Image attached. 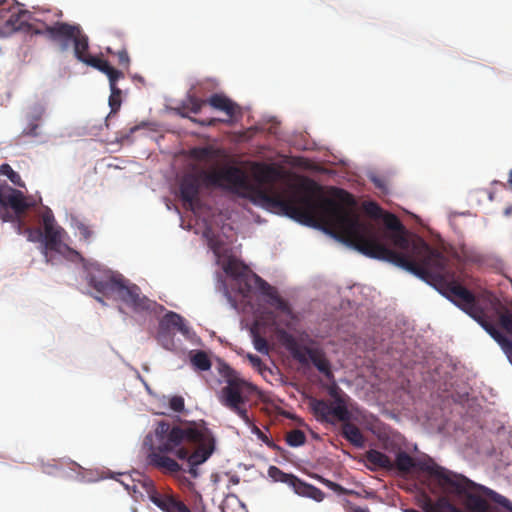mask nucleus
Returning a JSON list of instances; mask_svg holds the SVG:
<instances>
[{
	"mask_svg": "<svg viewBox=\"0 0 512 512\" xmlns=\"http://www.w3.org/2000/svg\"><path fill=\"white\" fill-rule=\"evenodd\" d=\"M256 177L259 183L268 186L258 191L266 203L300 222L320 220L335 237L367 257L387 261L413 273L414 267H419L437 250L422 238H410L399 218L392 213L385 212L381 217L387 231L361 221L353 210L354 197L343 189L332 190L339 202L318 196L321 187L312 180L288 194L281 193L274 188L280 172L271 165H261Z\"/></svg>",
	"mask_w": 512,
	"mask_h": 512,
	"instance_id": "f257e3e1",
	"label": "nucleus"
},
{
	"mask_svg": "<svg viewBox=\"0 0 512 512\" xmlns=\"http://www.w3.org/2000/svg\"><path fill=\"white\" fill-rule=\"evenodd\" d=\"M156 444L147 455V463L163 474L188 482L180 476L182 466L170 455L179 460H186L189 465L187 472L197 478L198 466L206 462L215 451L216 440L205 421L186 422L172 425L161 420L155 428Z\"/></svg>",
	"mask_w": 512,
	"mask_h": 512,
	"instance_id": "f03ea898",
	"label": "nucleus"
},
{
	"mask_svg": "<svg viewBox=\"0 0 512 512\" xmlns=\"http://www.w3.org/2000/svg\"><path fill=\"white\" fill-rule=\"evenodd\" d=\"M415 276L436 288L443 296L473 318L500 345L512 364V342L495 326L494 320L478 304L475 295L462 286L450 261L436 250L427 261L413 268Z\"/></svg>",
	"mask_w": 512,
	"mask_h": 512,
	"instance_id": "7ed1b4c3",
	"label": "nucleus"
},
{
	"mask_svg": "<svg viewBox=\"0 0 512 512\" xmlns=\"http://www.w3.org/2000/svg\"><path fill=\"white\" fill-rule=\"evenodd\" d=\"M420 469L428 474V489L438 496L435 501L425 500V512H489L485 496L496 495L490 488L436 463L420 465Z\"/></svg>",
	"mask_w": 512,
	"mask_h": 512,
	"instance_id": "20e7f679",
	"label": "nucleus"
},
{
	"mask_svg": "<svg viewBox=\"0 0 512 512\" xmlns=\"http://www.w3.org/2000/svg\"><path fill=\"white\" fill-rule=\"evenodd\" d=\"M201 184L206 187H219L231 191H238L248 187L246 174L241 168L236 166L188 173L181 179L179 189L182 201L191 209L199 198Z\"/></svg>",
	"mask_w": 512,
	"mask_h": 512,
	"instance_id": "39448f33",
	"label": "nucleus"
},
{
	"mask_svg": "<svg viewBox=\"0 0 512 512\" xmlns=\"http://www.w3.org/2000/svg\"><path fill=\"white\" fill-rule=\"evenodd\" d=\"M225 272L236 281L238 290L243 296H248L253 288L258 289L267 298V304L287 318L281 321L283 325L288 327L295 320L296 317L290 304L279 295L277 289L254 273L248 266L237 260H229L225 266Z\"/></svg>",
	"mask_w": 512,
	"mask_h": 512,
	"instance_id": "423d86ee",
	"label": "nucleus"
},
{
	"mask_svg": "<svg viewBox=\"0 0 512 512\" xmlns=\"http://www.w3.org/2000/svg\"><path fill=\"white\" fill-rule=\"evenodd\" d=\"M87 284L102 296L117 297L136 311L150 309V301L141 295L136 284L129 283L121 274L111 270L89 271L86 276Z\"/></svg>",
	"mask_w": 512,
	"mask_h": 512,
	"instance_id": "0eeeda50",
	"label": "nucleus"
},
{
	"mask_svg": "<svg viewBox=\"0 0 512 512\" xmlns=\"http://www.w3.org/2000/svg\"><path fill=\"white\" fill-rule=\"evenodd\" d=\"M333 401L312 398L309 407L320 422L334 423L336 420L343 422L341 435L353 446L362 448L365 439L360 429L350 422L351 413L347 408L344 399L335 391H330Z\"/></svg>",
	"mask_w": 512,
	"mask_h": 512,
	"instance_id": "6e6552de",
	"label": "nucleus"
},
{
	"mask_svg": "<svg viewBox=\"0 0 512 512\" xmlns=\"http://www.w3.org/2000/svg\"><path fill=\"white\" fill-rule=\"evenodd\" d=\"M35 206L36 202L28 201L22 191L6 183L0 185V218L4 222L15 223L17 232L25 234L31 242L43 237V231L40 228L26 227L23 219L25 212Z\"/></svg>",
	"mask_w": 512,
	"mask_h": 512,
	"instance_id": "1a4fd4ad",
	"label": "nucleus"
},
{
	"mask_svg": "<svg viewBox=\"0 0 512 512\" xmlns=\"http://www.w3.org/2000/svg\"><path fill=\"white\" fill-rule=\"evenodd\" d=\"M221 376L227 385L222 388V404L236 413L246 424H251V418L246 409L245 392L252 389L251 384L242 379L239 374L227 364H221L219 368Z\"/></svg>",
	"mask_w": 512,
	"mask_h": 512,
	"instance_id": "9d476101",
	"label": "nucleus"
},
{
	"mask_svg": "<svg viewBox=\"0 0 512 512\" xmlns=\"http://www.w3.org/2000/svg\"><path fill=\"white\" fill-rule=\"evenodd\" d=\"M278 336L296 361L304 366L311 362L326 379L333 380L330 362L321 348L301 346L292 334L283 329L278 331Z\"/></svg>",
	"mask_w": 512,
	"mask_h": 512,
	"instance_id": "9b49d317",
	"label": "nucleus"
},
{
	"mask_svg": "<svg viewBox=\"0 0 512 512\" xmlns=\"http://www.w3.org/2000/svg\"><path fill=\"white\" fill-rule=\"evenodd\" d=\"M43 224L44 248L43 254L48 260V251L63 253L70 250L69 247L62 242V234L64 230L55 225V218L50 208L45 207L40 215Z\"/></svg>",
	"mask_w": 512,
	"mask_h": 512,
	"instance_id": "f8f14e48",
	"label": "nucleus"
},
{
	"mask_svg": "<svg viewBox=\"0 0 512 512\" xmlns=\"http://www.w3.org/2000/svg\"><path fill=\"white\" fill-rule=\"evenodd\" d=\"M268 476L275 482L286 483L300 496L309 497L317 502H321L325 497L324 492L319 488L302 481L293 474L283 472L276 466L268 468Z\"/></svg>",
	"mask_w": 512,
	"mask_h": 512,
	"instance_id": "ddd939ff",
	"label": "nucleus"
},
{
	"mask_svg": "<svg viewBox=\"0 0 512 512\" xmlns=\"http://www.w3.org/2000/svg\"><path fill=\"white\" fill-rule=\"evenodd\" d=\"M80 29L79 24H69L56 20L45 23V29L35 30V34L48 36L49 39L59 42L62 50H66L76 34H79Z\"/></svg>",
	"mask_w": 512,
	"mask_h": 512,
	"instance_id": "4468645a",
	"label": "nucleus"
},
{
	"mask_svg": "<svg viewBox=\"0 0 512 512\" xmlns=\"http://www.w3.org/2000/svg\"><path fill=\"white\" fill-rule=\"evenodd\" d=\"M39 14L40 13L31 14V12L23 10L20 5L14 1L13 8H11V12L4 22V27L9 32L24 30L25 28L31 31L32 23H30V19H40L38 17Z\"/></svg>",
	"mask_w": 512,
	"mask_h": 512,
	"instance_id": "2eb2a0df",
	"label": "nucleus"
},
{
	"mask_svg": "<svg viewBox=\"0 0 512 512\" xmlns=\"http://www.w3.org/2000/svg\"><path fill=\"white\" fill-rule=\"evenodd\" d=\"M149 498L163 512H192L191 509L174 494L153 491Z\"/></svg>",
	"mask_w": 512,
	"mask_h": 512,
	"instance_id": "dca6fc26",
	"label": "nucleus"
},
{
	"mask_svg": "<svg viewBox=\"0 0 512 512\" xmlns=\"http://www.w3.org/2000/svg\"><path fill=\"white\" fill-rule=\"evenodd\" d=\"M432 463H434L432 460L429 462H417L407 452L400 451L396 454L395 461H392V470H397L400 474H408L415 468L421 470L420 465Z\"/></svg>",
	"mask_w": 512,
	"mask_h": 512,
	"instance_id": "f3484780",
	"label": "nucleus"
},
{
	"mask_svg": "<svg viewBox=\"0 0 512 512\" xmlns=\"http://www.w3.org/2000/svg\"><path fill=\"white\" fill-rule=\"evenodd\" d=\"M87 65L99 70L104 73L110 82L118 81L125 77L124 72L122 70H118L110 65L107 60L101 59L99 57L92 56L90 57Z\"/></svg>",
	"mask_w": 512,
	"mask_h": 512,
	"instance_id": "a211bd4d",
	"label": "nucleus"
},
{
	"mask_svg": "<svg viewBox=\"0 0 512 512\" xmlns=\"http://www.w3.org/2000/svg\"><path fill=\"white\" fill-rule=\"evenodd\" d=\"M206 102L212 108L223 111L230 118H232L239 109L236 103L223 94L215 93L211 95Z\"/></svg>",
	"mask_w": 512,
	"mask_h": 512,
	"instance_id": "6ab92c4d",
	"label": "nucleus"
},
{
	"mask_svg": "<svg viewBox=\"0 0 512 512\" xmlns=\"http://www.w3.org/2000/svg\"><path fill=\"white\" fill-rule=\"evenodd\" d=\"M365 459L370 470L384 469L392 471V460L385 453L375 449H370L365 454Z\"/></svg>",
	"mask_w": 512,
	"mask_h": 512,
	"instance_id": "aec40b11",
	"label": "nucleus"
},
{
	"mask_svg": "<svg viewBox=\"0 0 512 512\" xmlns=\"http://www.w3.org/2000/svg\"><path fill=\"white\" fill-rule=\"evenodd\" d=\"M71 43H73L74 54H75L76 58L79 61L87 64L90 57H92V56L88 53V49H89L88 37H87V35L84 34L82 28L79 30V34H76V36L73 38Z\"/></svg>",
	"mask_w": 512,
	"mask_h": 512,
	"instance_id": "412c9836",
	"label": "nucleus"
},
{
	"mask_svg": "<svg viewBox=\"0 0 512 512\" xmlns=\"http://www.w3.org/2000/svg\"><path fill=\"white\" fill-rule=\"evenodd\" d=\"M46 109H47V106L44 102H35L31 107H30V111H29V120H30V123H29V126H28V131H27V134L28 135H31V136H37L38 135V132H37V129H38V124L37 122L42 120V118L44 117L45 113H46Z\"/></svg>",
	"mask_w": 512,
	"mask_h": 512,
	"instance_id": "4be33fe9",
	"label": "nucleus"
},
{
	"mask_svg": "<svg viewBox=\"0 0 512 512\" xmlns=\"http://www.w3.org/2000/svg\"><path fill=\"white\" fill-rule=\"evenodd\" d=\"M170 328H176L181 332L187 331L183 317L172 311L165 314L160 322V339L165 334L164 330L169 331Z\"/></svg>",
	"mask_w": 512,
	"mask_h": 512,
	"instance_id": "5701e85b",
	"label": "nucleus"
},
{
	"mask_svg": "<svg viewBox=\"0 0 512 512\" xmlns=\"http://www.w3.org/2000/svg\"><path fill=\"white\" fill-rule=\"evenodd\" d=\"M41 13L38 15L40 19H30V22H36L42 24L41 28H34L32 26V32L35 33V30H44L45 29V23H50V21H56L62 18L63 12L59 9H56L54 11L50 10H38L35 12H31V14Z\"/></svg>",
	"mask_w": 512,
	"mask_h": 512,
	"instance_id": "b1692460",
	"label": "nucleus"
},
{
	"mask_svg": "<svg viewBox=\"0 0 512 512\" xmlns=\"http://www.w3.org/2000/svg\"><path fill=\"white\" fill-rule=\"evenodd\" d=\"M118 81H113L109 83L110 87V96H109V106L111 108V112L116 113L122 104V91L117 86Z\"/></svg>",
	"mask_w": 512,
	"mask_h": 512,
	"instance_id": "393cba45",
	"label": "nucleus"
},
{
	"mask_svg": "<svg viewBox=\"0 0 512 512\" xmlns=\"http://www.w3.org/2000/svg\"><path fill=\"white\" fill-rule=\"evenodd\" d=\"M191 363L200 371H207L211 368V361L207 353L204 351H197L193 354L191 357Z\"/></svg>",
	"mask_w": 512,
	"mask_h": 512,
	"instance_id": "a878e982",
	"label": "nucleus"
},
{
	"mask_svg": "<svg viewBox=\"0 0 512 512\" xmlns=\"http://www.w3.org/2000/svg\"><path fill=\"white\" fill-rule=\"evenodd\" d=\"M286 442L291 447L302 446L306 442V435L302 430H291L286 434Z\"/></svg>",
	"mask_w": 512,
	"mask_h": 512,
	"instance_id": "bb28decb",
	"label": "nucleus"
},
{
	"mask_svg": "<svg viewBox=\"0 0 512 512\" xmlns=\"http://www.w3.org/2000/svg\"><path fill=\"white\" fill-rule=\"evenodd\" d=\"M251 334L253 338L254 348L261 354H268L269 345L267 340L263 336H261L255 329L251 330Z\"/></svg>",
	"mask_w": 512,
	"mask_h": 512,
	"instance_id": "cd10ccee",
	"label": "nucleus"
},
{
	"mask_svg": "<svg viewBox=\"0 0 512 512\" xmlns=\"http://www.w3.org/2000/svg\"><path fill=\"white\" fill-rule=\"evenodd\" d=\"M106 51L109 55L117 56L118 65L120 67L127 69V70L129 69L131 60H130L129 54L125 48H122L118 52H114L110 47H107Z\"/></svg>",
	"mask_w": 512,
	"mask_h": 512,
	"instance_id": "c85d7f7f",
	"label": "nucleus"
},
{
	"mask_svg": "<svg viewBox=\"0 0 512 512\" xmlns=\"http://www.w3.org/2000/svg\"><path fill=\"white\" fill-rule=\"evenodd\" d=\"M1 172L3 174H5L9 180L16 186L18 187H25V183L23 182V180L21 179V176L19 175V173H17L16 171H14L10 165L8 164H3L1 166Z\"/></svg>",
	"mask_w": 512,
	"mask_h": 512,
	"instance_id": "c756f323",
	"label": "nucleus"
},
{
	"mask_svg": "<svg viewBox=\"0 0 512 512\" xmlns=\"http://www.w3.org/2000/svg\"><path fill=\"white\" fill-rule=\"evenodd\" d=\"M500 326L512 336V313L510 311L498 312Z\"/></svg>",
	"mask_w": 512,
	"mask_h": 512,
	"instance_id": "7c9ffc66",
	"label": "nucleus"
},
{
	"mask_svg": "<svg viewBox=\"0 0 512 512\" xmlns=\"http://www.w3.org/2000/svg\"><path fill=\"white\" fill-rule=\"evenodd\" d=\"M250 428L253 434H255L261 441H263L268 447L272 449H278L279 447L271 440L269 439L260 428H258L253 421L251 420V424H247Z\"/></svg>",
	"mask_w": 512,
	"mask_h": 512,
	"instance_id": "2f4dec72",
	"label": "nucleus"
},
{
	"mask_svg": "<svg viewBox=\"0 0 512 512\" xmlns=\"http://www.w3.org/2000/svg\"><path fill=\"white\" fill-rule=\"evenodd\" d=\"M366 213L375 219H381L385 213L382 208L375 202H370L365 206Z\"/></svg>",
	"mask_w": 512,
	"mask_h": 512,
	"instance_id": "473e14b6",
	"label": "nucleus"
},
{
	"mask_svg": "<svg viewBox=\"0 0 512 512\" xmlns=\"http://www.w3.org/2000/svg\"><path fill=\"white\" fill-rule=\"evenodd\" d=\"M169 407L174 412H177V413L182 412L185 408L184 398L179 395H175V396L171 397L169 400Z\"/></svg>",
	"mask_w": 512,
	"mask_h": 512,
	"instance_id": "72a5a7b5",
	"label": "nucleus"
},
{
	"mask_svg": "<svg viewBox=\"0 0 512 512\" xmlns=\"http://www.w3.org/2000/svg\"><path fill=\"white\" fill-rule=\"evenodd\" d=\"M14 0H0V22H5L8 14L13 8Z\"/></svg>",
	"mask_w": 512,
	"mask_h": 512,
	"instance_id": "f704fd0d",
	"label": "nucleus"
},
{
	"mask_svg": "<svg viewBox=\"0 0 512 512\" xmlns=\"http://www.w3.org/2000/svg\"><path fill=\"white\" fill-rule=\"evenodd\" d=\"M321 482H322L326 487H328V488H329V489H331L332 491L336 492L337 494L342 495V494H347V492H348V491H347L344 487H342L340 484L335 483V482H333V481H331V480H328V479H324V478H322V479H321Z\"/></svg>",
	"mask_w": 512,
	"mask_h": 512,
	"instance_id": "c9c22d12",
	"label": "nucleus"
},
{
	"mask_svg": "<svg viewBox=\"0 0 512 512\" xmlns=\"http://www.w3.org/2000/svg\"><path fill=\"white\" fill-rule=\"evenodd\" d=\"M164 336L160 339V332L158 333V340L166 349H171L174 346L173 338L169 331L164 330Z\"/></svg>",
	"mask_w": 512,
	"mask_h": 512,
	"instance_id": "e433bc0d",
	"label": "nucleus"
},
{
	"mask_svg": "<svg viewBox=\"0 0 512 512\" xmlns=\"http://www.w3.org/2000/svg\"><path fill=\"white\" fill-rule=\"evenodd\" d=\"M190 120L195 123H198L202 126H214L217 122H220V119H216V118H210V119H206V120H198L196 118H190ZM221 122L226 123L227 121L221 120Z\"/></svg>",
	"mask_w": 512,
	"mask_h": 512,
	"instance_id": "4c0bfd02",
	"label": "nucleus"
},
{
	"mask_svg": "<svg viewBox=\"0 0 512 512\" xmlns=\"http://www.w3.org/2000/svg\"><path fill=\"white\" fill-rule=\"evenodd\" d=\"M77 229L79 231V234L85 239V240H89V238L92 236V231L90 230V228L88 226H86L85 224L83 223H79L77 225Z\"/></svg>",
	"mask_w": 512,
	"mask_h": 512,
	"instance_id": "58836bf2",
	"label": "nucleus"
},
{
	"mask_svg": "<svg viewBox=\"0 0 512 512\" xmlns=\"http://www.w3.org/2000/svg\"><path fill=\"white\" fill-rule=\"evenodd\" d=\"M206 101L195 99L192 101L190 111L194 114H198L201 111V108Z\"/></svg>",
	"mask_w": 512,
	"mask_h": 512,
	"instance_id": "ea45409f",
	"label": "nucleus"
},
{
	"mask_svg": "<svg viewBox=\"0 0 512 512\" xmlns=\"http://www.w3.org/2000/svg\"><path fill=\"white\" fill-rule=\"evenodd\" d=\"M248 359L254 367H259L262 364V360L257 355L249 354Z\"/></svg>",
	"mask_w": 512,
	"mask_h": 512,
	"instance_id": "a19ab883",
	"label": "nucleus"
},
{
	"mask_svg": "<svg viewBox=\"0 0 512 512\" xmlns=\"http://www.w3.org/2000/svg\"><path fill=\"white\" fill-rule=\"evenodd\" d=\"M352 512H370L368 508H362L359 506L353 507Z\"/></svg>",
	"mask_w": 512,
	"mask_h": 512,
	"instance_id": "79ce46f5",
	"label": "nucleus"
},
{
	"mask_svg": "<svg viewBox=\"0 0 512 512\" xmlns=\"http://www.w3.org/2000/svg\"><path fill=\"white\" fill-rule=\"evenodd\" d=\"M508 184H509L510 188L512 189V170L509 173Z\"/></svg>",
	"mask_w": 512,
	"mask_h": 512,
	"instance_id": "37998d69",
	"label": "nucleus"
},
{
	"mask_svg": "<svg viewBox=\"0 0 512 512\" xmlns=\"http://www.w3.org/2000/svg\"><path fill=\"white\" fill-rule=\"evenodd\" d=\"M95 299H96L98 302H100L102 305H105V302H104V300H103V298H102V297H100V296H95Z\"/></svg>",
	"mask_w": 512,
	"mask_h": 512,
	"instance_id": "c03bdc74",
	"label": "nucleus"
},
{
	"mask_svg": "<svg viewBox=\"0 0 512 512\" xmlns=\"http://www.w3.org/2000/svg\"><path fill=\"white\" fill-rule=\"evenodd\" d=\"M502 500H499L498 502L502 505H504V502H507L508 500L502 496H499Z\"/></svg>",
	"mask_w": 512,
	"mask_h": 512,
	"instance_id": "a18cd8bd",
	"label": "nucleus"
},
{
	"mask_svg": "<svg viewBox=\"0 0 512 512\" xmlns=\"http://www.w3.org/2000/svg\"><path fill=\"white\" fill-rule=\"evenodd\" d=\"M404 512H420V511L412 509V508H407L404 510Z\"/></svg>",
	"mask_w": 512,
	"mask_h": 512,
	"instance_id": "49530a36",
	"label": "nucleus"
},
{
	"mask_svg": "<svg viewBox=\"0 0 512 512\" xmlns=\"http://www.w3.org/2000/svg\"><path fill=\"white\" fill-rule=\"evenodd\" d=\"M510 212H511L510 208L506 209V214H510Z\"/></svg>",
	"mask_w": 512,
	"mask_h": 512,
	"instance_id": "de8ad7c7",
	"label": "nucleus"
}]
</instances>
